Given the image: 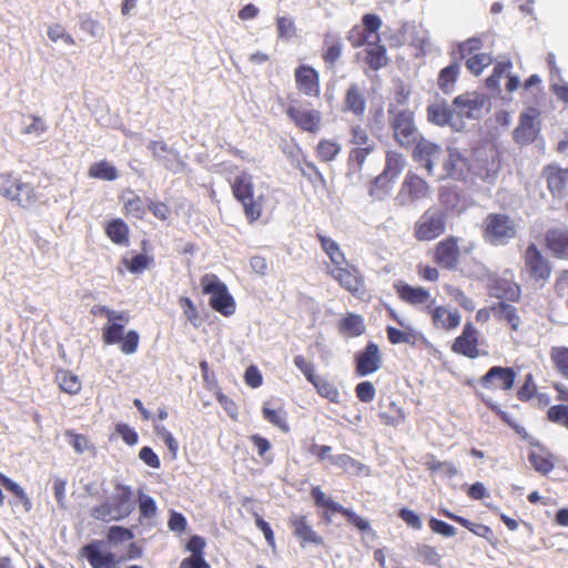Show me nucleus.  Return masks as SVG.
Returning a JSON list of instances; mask_svg holds the SVG:
<instances>
[{
    "instance_id": "nucleus-59",
    "label": "nucleus",
    "mask_w": 568,
    "mask_h": 568,
    "mask_svg": "<svg viewBox=\"0 0 568 568\" xmlns=\"http://www.w3.org/2000/svg\"><path fill=\"white\" fill-rule=\"evenodd\" d=\"M349 143L354 146L374 145L365 128L353 124L349 128Z\"/></svg>"
},
{
    "instance_id": "nucleus-40",
    "label": "nucleus",
    "mask_w": 568,
    "mask_h": 568,
    "mask_svg": "<svg viewBox=\"0 0 568 568\" xmlns=\"http://www.w3.org/2000/svg\"><path fill=\"white\" fill-rule=\"evenodd\" d=\"M491 311L498 320L507 322L513 331H518L520 317L516 307L505 302H499L491 306Z\"/></svg>"
},
{
    "instance_id": "nucleus-9",
    "label": "nucleus",
    "mask_w": 568,
    "mask_h": 568,
    "mask_svg": "<svg viewBox=\"0 0 568 568\" xmlns=\"http://www.w3.org/2000/svg\"><path fill=\"white\" fill-rule=\"evenodd\" d=\"M326 273L354 297L364 300L367 295L365 277L354 264L348 263L341 267H327Z\"/></svg>"
},
{
    "instance_id": "nucleus-20",
    "label": "nucleus",
    "mask_w": 568,
    "mask_h": 568,
    "mask_svg": "<svg viewBox=\"0 0 568 568\" xmlns=\"http://www.w3.org/2000/svg\"><path fill=\"white\" fill-rule=\"evenodd\" d=\"M355 373L364 377L377 372L383 364L379 347L374 342H368L363 351L355 354Z\"/></svg>"
},
{
    "instance_id": "nucleus-12",
    "label": "nucleus",
    "mask_w": 568,
    "mask_h": 568,
    "mask_svg": "<svg viewBox=\"0 0 568 568\" xmlns=\"http://www.w3.org/2000/svg\"><path fill=\"white\" fill-rule=\"evenodd\" d=\"M405 158L396 151H387L385 159V168L383 172L374 179L369 190V194L381 199L387 192V185L395 180L405 166Z\"/></svg>"
},
{
    "instance_id": "nucleus-64",
    "label": "nucleus",
    "mask_w": 568,
    "mask_h": 568,
    "mask_svg": "<svg viewBox=\"0 0 568 568\" xmlns=\"http://www.w3.org/2000/svg\"><path fill=\"white\" fill-rule=\"evenodd\" d=\"M355 395L359 402L371 403L375 398L376 389L372 382L364 381L356 385Z\"/></svg>"
},
{
    "instance_id": "nucleus-10",
    "label": "nucleus",
    "mask_w": 568,
    "mask_h": 568,
    "mask_svg": "<svg viewBox=\"0 0 568 568\" xmlns=\"http://www.w3.org/2000/svg\"><path fill=\"white\" fill-rule=\"evenodd\" d=\"M430 195L429 183L414 171H408L395 196L399 206L416 204Z\"/></svg>"
},
{
    "instance_id": "nucleus-31",
    "label": "nucleus",
    "mask_w": 568,
    "mask_h": 568,
    "mask_svg": "<svg viewBox=\"0 0 568 568\" xmlns=\"http://www.w3.org/2000/svg\"><path fill=\"white\" fill-rule=\"evenodd\" d=\"M483 100L473 93L458 95L453 101L454 115L458 118H474L475 113L480 111Z\"/></svg>"
},
{
    "instance_id": "nucleus-27",
    "label": "nucleus",
    "mask_w": 568,
    "mask_h": 568,
    "mask_svg": "<svg viewBox=\"0 0 568 568\" xmlns=\"http://www.w3.org/2000/svg\"><path fill=\"white\" fill-rule=\"evenodd\" d=\"M545 246L556 258L568 261V229H549L545 233Z\"/></svg>"
},
{
    "instance_id": "nucleus-24",
    "label": "nucleus",
    "mask_w": 568,
    "mask_h": 568,
    "mask_svg": "<svg viewBox=\"0 0 568 568\" xmlns=\"http://www.w3.org/2000/svg\"><path fill=\"white\" fill-rule=\"evenodd\" d=\"M288 525L293 535L298 539L301 547L304 548L308 544H314L317 546L324 544L323 537L320 536L307 523L306 516L293 515L288 519Z\"/></svg>"
},
{
    "instance_id": "nucleus-13",
    "label": "nucleus",
    "mask_w": 568,
    "mask_h": 568,
    "mask_svg": "<svg viewBox=\"0 0 568 568\" xmlns=\"http://www.w3.org/2000/svg\"><path fill=\"white\" fill-rule=\"evenodd\" d=\"M525 272L530 281L542 286L551 275V264L539 248L530 243L524 253Z\"/></svg>"
},
{
    "instance_id": "nucleus-44",
    "label": "nucleus",
    "mask_w": 568,
    "mask_h": 568,
    "mask_svg": "<svg viewBox=\"0 0 568 568\" xmlns=\"http://www.w3.org/2000/svg\"><path fill=\"white\" fill-rule=\"evenodd\" d=\"M440 514L443 516L452 519L453 521L462 525L463 527H465L466 529H468L469 531H471L473 534H475L479 537L488 538V536L491 534V529L488 526L481 525V524H475V523L468 520L467 518L458 516L447 509L440 510Z\"/></svg>"
},
{
    "instance_id": "nucleus-46",
    "label": "nucleus",
    "mask_w": 568,
    "mask_h": 568,
    "mask_svg": "<svg viewBox=\"0 0 568 568\" xmlns=\"http://www.w3.org/2000/svg\"><path fill=\"white\" fill-rule=\"evenodd\" d=\"M427 116L432 123L443 126L452 123L455 115L453 108L437 103L427 108Z\"/></svg>"
},
{
    "instance_id": "nucleus-23",
    "label": "nucleus",
    "mask_w": 568,
    "mask_h": 568,
    "mask_svg": "<svg viewBox=\"0 0 568 568\" xmlns=\"http://www.w3.org/2000/svg\"><path fill=\"white\" fill-rule=\"evenodd\" d=\"M427 313L430 316L433 326L445 332L456 329L462 322V316L457 310H450L443 305L434 307L429 305Z\"/></svg>"
},
{
    "instance_id": "nucleus-60",
    "label": "nucleus",
    "mask_w": 568,
    "mask_h": 568,
    "mask_svg": "<svg viewBox=\"0 0 568 568\" xmlns=\"http://www.w3.org/2000/svg\"><path fill=\"white\" fill-rule=\"evenodd\" d=\"M416 554H417L419 560L426 565H432V566L438 565L442 559V557L438 554V551L436 550V548L433 546H429V545H419L416 548Z\"/></svg>"
},
{
    "instance_id": "nucleus-47",
    "label": "nucleus",
    "mask_w": 568,
    "mask_h": 568,
    "mask_svg": "<svg viewBox=\"0 0 568 568\" xmlns=\"http://www.w3.org/2000/svg\"><path fill=\"white\" fill-rule=\"evenodd\" d=\"M88 175L91 179H98L103 181H114L118 179V170L106 160H102L93 163L89 168Z\"/></svg>"
},
{
    "instance_id": "nucleus-1",
    "label": "nucleus",
    "mask_w": 568,
    "mask_h": 568,
    "mask_svg": "<svg viewBox=\"0 0 568 568\" xmlns=\"http://www.w3.org/2000/svg\"><path fill=\"white\" fill-rule=\"evenodd\" d=\"M134 534L123 526H110L105 540H93L81 548L91 568H120L126 560L141 558L143 548L132 541Z\"/></svg>"
},
{
    "instance_id": "nucleus-35",
    "label": "nucleus",
    "mask_w": 568,
    "mask_h": 568,
    "mask_svg": "<svg viewBox=\"0 0 568 568\" xmlns=\"http://www.w3.org/2000/svg\"><path fill=\"white\" fill-rule=\"evenodd\" d=\"M365 63L373 71L382 69L388 62L387 50L385 45L379 43V41L368 43L367 48L365 49Z\"/></svg>"
},
{
    "instance_id": "nucleus-22",
    "label": "nucleus",
    "mask_w": 568,
    "mask_h": 568,
    "mask_svg": "<svg viewBox=\"0 0 568 568\" xmlns=\"http://www.w3.org/2000/svg\"><path fill=\"white\" fill-rule=\"evenodd\" d=\"M413 145H415L412 153L413 160L420 163L427 173L432 175L435 162L442 154L440 146L424 138L418 139Z\"/></svg>"
},
{
    "instance_id": "nucleus-56",
    "label": "nucleus",
    "mask_w": 568,
    "mask_h": 568,
    "mask_svg": "<svg viewBox=\"0 0 568 568\" xmlns=\"http://www.w3.org/2000/svg\"><path fill=\"white\" fill-rule=\"evenodd\" d=\"M374 145L355 146L348 153V163L361 170L367 156L374 151Z\"/></svg>"
},
{
    "instance_id": "nucleus-37",
    "label": "nucleus",
    "mask_w": 568,
    "mask_h": 568,
    "mask_svg": "<svg viewBox=\"0 0 568 568\" xmlns=\"http://www.w3.org/2000/svg\"><path fill=\"white\" fill-rule=\"evenodd\" d=\"M528 460L531 467L541 475H548L555 467L554 456L544 448L531 450L528 454Z\"/></svg>"
},
{
    "instance_id": "nucleus-42",
    "label": "nucleus",
    "mask_w": 568,
    "mask_h": 568,
    "mask_svg": "<svg viewBox=\"0 0 568 568\" xmlns=\"http://www.w3.org/2000/svg\"><path fill=\"white\" fill-rule=\"evenodd\" d=\"M130 197L123 201V213L128 217H134L136 220H144L146 215V205L144 200L135 194L133 191H129Z\"/></svg>"
},
{
    "instance_id": "nucleus-7",
    "label": "nucleus",
    "mask_w": 568,
    "mask_h": 568,
    "mask_svg": "<svg viewBox=\"0 0 568 568\" xmlns=\"http://www.w3.org/2000/svg\"><path fill=\"white\" fill-rule=\"evenodd\" d=\"M311 496L314 500L316 507L323 508V520L326 524L332 523V515L337 513L344 516L347 523L354 526L357 530L365 532L372 531L369 521L356 513H354L351 508H346L338 503L334 501L331 497H328L318 486L312 487Z\"/></svg>"
},
{
    "instance_id": "nucleus-17",
    "label": "nucleus",
    "mask_w": 568,
    "mask_h": 568,
    "mask_svg": "<svg viewBox=\"0 0 568 568\" xmlns=\"http://www.w3.org/2000/svg\"><path fill=\"white\" fill-rule=\"evenodd\" d=\"M395 141L403 148L412 146L418 140L414 114L409 110H403L394 114L390 120Z\"/></svg>"
},
{
    "instance_id": "nucleus-53",
    "label": "nucleus",
    "mask_w": 568,
    "mask_h": 568,
    "mask_svg": "<svg viewBox=\"0 0 568 568\" xmlns=\"http://www.w3.org/2000/svg\"><path fill=\"white\" fill-rule=\"evenodd\" d=\"M122 263L132 274H141L153 264V257L145 254H138L132 258H123Z\"/></svg>"
},
{
    "instance_id": "nucleus-50",
    "label": "nucleus",
    "mask_w": 568,
    "mask_h": 568,
    "mask_svg": "<svg viewBox=\"0 0 568 568\" xmlns=\"http://www.w3.org/2000/svg\"><path fill=\"white\" fill-rule=\"evenodd\" d=\"M378 416H379L381 420L386 426H394V427L402 424L406 418V414H405L403 407L399 406L394 400L389 402L386 410L381 412L378 414Z\"/></svg>"
},
{
    "instance_id": "nucleus-51",
    "label": "nucleus",
    "mask_w": 568,
    "mask_h": 568,
    "mask_svg": "<svg viewBox=\"0 0 568 568\" xmlns=\"http://www.w3.org/2000/svg\"><path fill=\"white\" fill-rule=\"evenodd\" d=\"M311 384L314 386L320 396L328 399L331 403H339V390L332 382L316 376L311 382Z\"/></svg>"
},
{
    "instance_id": "nucleus-52",
    "label": "nucleus",
    "mask_w": 568,
    "mask_h": 568,
    "mask_svg": "<svg viewBox=\"0 0 568 568\" xmlns=\"http://www.w3.org/2000/svg\"><path fill=\"white\" fill-rule=\"evenodd\" d=\"M459 64L458 63H452L448 67L440 70L438 74V87L444 92H449L459 74Z\"/></svg>"
},
{
    "instance_id": "nucleus-29",
    "label": "nucleus",
    "mask_w": 568,
    "mask_h": 568,
    "mask_svg": "<svg viewBox=\"0 0 568 568\" xmlns=\"http://www.w3.org/2000/svg\"><path fill=\"white\" fill-rule=\"evenodd\" d=\"M394 290L398 298L409 305H422L430 300L429 291L422 286H412L404 282H397L394 284Z\"/></svg>"
},
{
    "instance_id": "nucleus-62",
    "label": "nucleus",
    "mask_w": 568,
    "mask_h": 568,
    "mask_svg": "<svg viewBox=\"0 0 568 568\" xmlns=\"http://www.w3.org/2000/svg\"><path fill=\"white\" fill-rule=\"evenodd\" d=\"M371 33L366 32L361 26H354L347 34V40L351 42L353 48H361L364 44L372 43L369 41Z\"/></svg>"
},
{
    "instance_id": "nucleus-21",
    "label": "nucleus",
    "mask_w": 568,
    "mask_h": 568,
    "mask_svg": "<svg viewBox=\"0 0 568 568\" xmlns=\"http://www.w3.org/2000/svg\"><path fill=\"white\" fill-rule=\"evenodd\" d=\"M538 116L539 111L535 108H529L520 114L519 124L514 130L516 143L527 145L537 139L540 131Z\"/></svg>"
},
{
    "instance_id": "nucleus-15",
    "label": "nucleus",
    "mask_w": 568,
    "mask_h": 568,
    "mask_svg": "<svg viewBox=\"0 0 568 568\" xmlns=\"http://www.w3.org/2000/svg\"><path fill=\"white\" fill-rule=\"evenodd\" d=\"M480 344L479 331L471 322H467L464 325L462 333L452 343L450 349L455 354L475 359L487 354L479 349Z\"/></svg>"
},
{
    "instance_id": "nucleus-61",
    "label": "nucleus",
    "mask_w": 568,
    "mask_h": 568,
    "mask_svg": "<svg viewBox=\"0 0 568 568\" xmlns=\"http://www.w3.org/2000/svg\"><path fill=\"white\" fill-rule=\"evenodd\" d=\"M179 304L183 310L185 317L190 321V323L197 327L201 323L200 314L197 312L196 306L190 297L182 296L179 298Z\"/></svg>"
},
{
    "instance_id": "nucleus-57",
    "label": "nucleus",
    "mask_w": 568,
    "mask_h": 568,
    "mask_svg": "<svg viewBox=\"0 0 568 568\" xmlns=\"http://www.w3.org/2000/svg\"><path fill=\"white\" fill-rule=\"evenodd\" d=\"M511 62H498L495 64L491 74L486 79V84L489 89H499L500 79L506 75L511 69Z\"/></svg>"
},
{
    "instance_id": "nucleus-19",
    "label": "nucleus",
    "mask_w": 568,
    "mask_h": 568,
    "mask_svg": "<svg viewBox=\"0 0 568 568\" xmlns=\"http://www.w3.org/2000/svg\"><path fill=\"white\" fill-rule=\"evenodd\" d=\"M294 80L297 91L308 98H320V72L308 64H300L294 70Z\"/></svg>"
},
{
    "instance_id": "nucleus-54",
    "label": "nucleus",
    "mask_w": 568,
    "mask_h": 568,
    "mask_svg": "<svg viewBox=\"0 0 568 568\" xmlns=\"http://www.w3.org/2000/svg\"><path fill=\"white\" fill-rule=\"evenodd\" d=\"M387 338L390 344H412L414 345L417 339V334L413 331L405 332L393 326L386 327Z\"/></svg>"
},
{
    "instance_id": "nucleus-55",
    "label": "nucleus",
    "mask_w": 568,
    "mask_h": 568,
    "mask_svg": "<svg viewBox=\"0 0 568 568\" xmlns=\"http://www.w3.org/2000/svg\"><path fill=\"white\" fill-rule=\"evenodd\" d=\"M493 58L488 53H476L466 60V67L475 75H479L485 68L490 65Z\"/></svg>"
},
{
    "instance_id": "nucleus-48",
    "label": "nucleus",
    "mask_w": 568,
    "mask_h": 568,
    "mask_svg": "<svg viewBox=\"0 0 568 568\" xmlns=\"http://www.w3.org/2000/svg\"><path fill=\"white\" fill-rule=\"evenodd\" d=\"M329 460L333 465L352 475H361L366 468L364 464L347 454L331 456Z\"/></svg>"
},
{
    "instance_id": "nucleus-34",
    "label": "nucleus",
    "mask_w": 568,
    "mask_h": 568,
    "mask_svg": "<svg viewBox=\"0 0 568 568\" xmlns=\"http://www.w3.org/2000/svg\"><path fill=\"white\" fill-rule=\"evenodd\" d=\"M323 43L324 51L322 53V59L327 67L334 68L343 53L342 40L332 33H325Z\"/></svg>"
},
{
    "instance_id": "nucleus-3",
    "label": "nucleus",
    "mask_w": 568,
    "mask_h": 568,
    "mask_svg": "<svg viewBox=\"0 0 568 568\" xmlns=\"http://www.w3.org/2000/svg\"><path fill=\"white\" fill-rule=\"evenodd\" d=\"M484 240L494 246L506 245L517 236L518 225L515 219L505 213H489L481 226Z\"/></svg>"
},
{
    "instance_id": "nucleus-28",
    "label": "nucleus",
    "mask_w": 568,
    "mask_h": 568,
    "mask_svg": "<svg viewBox=\"0 0 568 568\" xmlns=\"http://www.w3.org/2000/svg\"><path fill=\"white\" fill-rule=\"evenodd\" d=\"M343 111L362 119L366 111V98L357 83H352L345 91Z\"/></svg>"
},
{
    "instance_id": "nucleus-5",
    "label": "nucleus",
    "mask_w": 568,
    "mask_h": 568,
    "mask_svg": "<svg viewBox=\"0 0 568 568\" xmlns=\"http://www.w3.org/2000/svg\"><path fill=\"white\" fill-rule=\"evenodd\" d=\"M448 213L439 206H429L416 220L413 236L417 242H432L445 234Z\"/></svg>"
},
{
    "instance_id": "nucleus-2",
    "label": "nucleus",
    "mask_w": 568,
    "mask_h": 568,
    "mask_svg": "<svg viewBox=\"0 0 568 568\" xmlns=\"http://www.w3.org/2000/svg\"><path fill=\"white\" fill-rule=\"evenodd\" d=\"M135 503L133 491L129 486L118 484L115 494L111 500H106L91 508V516L99 521H121L128 518L134 510Z\"/></svg>"
},
{
    "instance_id": "nucleus-49",
    "label": "nucleus",
    "mask_w": 568,
    "mask_h": 568,
    "mask_svg": "<svg viewBox=\"0 0 568 568\" xmlns=\"http://www.w3.org/2000/svg\"><path fill=\"white\" fill-rule=\"evenodd\" d=\"M549 356L555 371L568 379V347L554 346L550 348Z\"/></svg>"
},
{
    "instance_id": "nucleus-16",
    "label": "nucleus",
    "mask_w": 568,
    "mask_h": 568,
    "mask_svg": "<svg viewBox=\"0 0 568 568\" xmlns=\"http://www.w3.org/2000/svg\"><path fill=\"white\" fill-rule=\"evenodd\" d=\"M473 174L485 180L497 173L500 168L498 151L494 146L478 148L470 158Z\"/></svg>"
},
{
    "instance_id": "nucleus-26",
    "label": "nucleus",
    "mask_w": 568,
    "mask_h": 568,
    "mask_svg": "<svg viewBox=\"0 0 568 568\" xmlns=\"http://www.w3.org/2000/svg\"><path fill=\"white\" fill-rule=\"evenodd\" d=\"M470 165V159L465 158L457 150H448V156L444 162L446 176L454 180H465L469 174H473Z\"/></svg>"
},
{
    "instance_id": "nucleus-14",
    "label": "nucleus",
    "mask_w": 568,
    "mask_h": 568,
    "mask_svg": "<svg viewBox=\"0 0 568 568\" xmlns=\"http://www.w3.org/2000/svg\"><path fill=\"white\" fill-rule=\"evenodd\" d=\"M459 241V237L448 235L437 242L433 248V262L440 268L448 271L456 270L462 257Z\"/></svg>"
},
{
    "instance_id": "nucleus-45",
    "label": "nucleus",
    "mask_w": 568,
    "mask_h": 568,
    "mask_svg": "<svg viewBox=\"0 0 568 568\" xmlns=\"http://www.w3.org/2000/svg\"><path fill=\"white\" fill-rule=\"evenodd\" d=\"M424 466L432 473H443L448 478H453L458 474L457 467L452 462H440L434 454H427L425 456Z\"/></svg>"
},
{
    "instance_id": "nucleus-8",
    "label": "nucleus",
    "mask_w": 568,
    "mask_h": 568,
    "mask_svg": "<svg viewBox=\"0 0 568 568\" xmlns=\"http://www.w3.org/2000/svg\"><path fill=\"white\" fill-rule=\"evenodd\" d=\"M204 294H210V306L224 316L234 314L236 305L226 285L215 274H205L201 277Z\"/></svg>"
},
{
    "instance_id": "nucleus-25",
    "label": "nucleus",
    "mask_w": 568,
    "mask_h": 568,
    "mask_svg": "<svg viewBox=\"0 0 568 568\" xmlns=\"http://www.w3.org/2000/svg\"><path fill=\"white\" fill-rule=\"evenodd\" d=\"M560 404L552 405L547 410L548 422L568 430V388L560 383L554 385Z\"/></svg>"
},
{
    "instance_id": "nucleus-32",
    "label": "nucleus",
    "mask_w": 568,
    "mask_h": 568,
    "mask_svg": "<svg viewBox=\"0 0 568 568\" xmlns=\"http://www.w3.org/2000/svg\"><path fill=\"white\" fill-rule=\"evenodd\" d=\"M544 175L547 180V185L551 194L561 195L565 187L568 185V168L561 169L558 165L549 164L544 169Z\"/></svg>"
},
{
    "instance_id": "nucleus-63",
    "label": "nucleus",
    "mask_w": 568,
    "mask_h": 568,
    "mask_svg": "<svg viewBox=\"0 0 568 568\" xmlns=\"http://www.w3.org/2000/svg\"><path fill=\"white\" fill-rule=\"evenodd\" d=\"M0 484L17 498H19L24 505L30 506V499L26 491L12 479L0 473Z\"/></svg>"
},
{
    "instance_id": "nucleus-43",
    "label": "nucleus",
    "mask_w": 568,
    "mask_h": 568,
    "mask_svg": "<svg viewBox=\"0 0 568 568\" xmlns=\"http://www.w3.org/2000/svg\"><path fill=\"white\" fill-rule=\"evenodd\" d=\"M342 146L338 142L332 139H322L315 146L316 158L321 162H332L339 154Z\"/></svg>"
},
{
    "instance_id": "nucleus-6",
    "label": "nucleus",
    "mask_w": 568,
    "mask_h": 568,
    "mask_svg": "<svg viewBox=\"0 0 568 568\" xmlns=\"http://www.w3.org/2000/svg\"><path fill=\"white\" fill-rule=\"evenodd\" d=\"M124 315V320H108V324L102 328V339L105 345L119 344L120 351L125 355L134 354L140 344V335L136 331L130 329L125 334L124 327L130 322L128 312H118Z\"/></svg>"
},
{
    "instance_id": "nucleus-18",
    "label": "nucleus",
    "mask_w": 568,
    "mask_h": 568,
    "mask_svg": "<svg viewBox=\"0 0 568 568\" xmlns=\"http://www.w3.org/2000/svg\"><path fill=\"white\" fill-rule=\"evenodd\" d=\"M516 376L511 367L493 366L479 378L478 384L485 389L508 392L513 389Z\"/></svg>"
},
{
    "instance_id": "nucleus-4",
    "label": "nucleus",
    "mask_w": 568,
    "mask_h": 568,
    "mask_svg": "<svg viewBox=\"0 0 568 568\" xmlns=\"http://www.w3.org/2000/svg\"><path fill=\"white\" fill-rule=\"evenodd\" d=\"M231 190L234 199L242 204L247 221H257L262 216L264 196H254L252 176L247 172H242L231 183Z\"/></svg>"
},
{
    "instance_id": "nucleus-33",
    "label": "nucleus",
    "mask_w": 568,
    "mask_h": 568,
    "mask_svg": "<svg viewBox=\"0 0 568 568\" xmlns=\"http://www.w3.org/2000/svg\"><path fill=\"white\" fill-rule=\"evenodd\" d=\"M476 396L487 406L488 409H490L505 424H507L511 429H514L520 437H528L526 428L523 425H520L515 418H513L506 410L501 409L500 405H498L491 398L486 397L484 394L479 392H476Z\"/></svg>"
},
{
    "instance_id": "nucleus-39",
    "label": "nucleus",
    "mask_w": 568,
    "mask_h": 568,
    "mask_svg": "<svg viewBox=\"0 0 568 568\" xmlns=\"http://www.w3.org/2000/svg\"><path fill=\"white\" fill-rule=\"evenodd\" d=\"M338 329L351 337L361 336L365 332L363 317L354 313H347L339 322Z\"/></svg>"
},
{
    "instance_id": "nucleus-41",
    "label": "nucleus",
    "mask_w": 568,
    "mask_h": 568,
    "mask_svg": "<svg viewBox=\"0 0 568 568\" xmlns=\"http://www.w3.org/2000/svg\"><path fill=\"white\" fill-rule=\"evenodd\" d=\"M55 381L60 389L67 394L77 395L81 392L82 383L80 378L70 371H58L55 374Z\"/></svg>"
},
{
    "instance_id": "nucleus-30",
    "label": "nucleus",
    "mask_w": 568,
    "mask_h": 568,
    "mask_svg": "<svg viewBox=\"0 0 568 568\" xmlns=\"http://www.w3.org/2000/svg\"><path fill=\"white\" fill-rule=\"evenodd\" d=\"M7 200L16 203L22 209H29L39 200L36 187L29 183L23 182L21 179L17 181L14 189L11 191Z\"/></svg>"
},
{
    "instance_id": "nucleus-36",
    "label": "nucleus",
    "mask_w": 568,
    "mask_h": 568,
    "mask_svg": "<svg viewBox=\"0 0 568 568\" xmlns=\"http://www.w3.org/2000/svg\"><path fill=\"white\" fill-rule=\"evenodd\" d=\"M105 234L116 245H128L130 229L122 219H113L105 225Z\"/></svg>"
},
{
    "instance_id": "nucleus-38",
    "label": "nucleus",
    "mask_w": 568,
    "mask_h": 568,
    "mask_svg": "<svg viewBox=\"0 0 568 568\" xmlns=\"http://www.w3.org/2000/svg\"><path fill=\"white\" fill-rule=\"evenodd\" d=\"M263 418L277 427L282 433L287 434L291 430L290 424L287 422V413L283 407L280 408H271L268 404H264L262 407Z\"/></svg>"
},
{
    "instance_id": "nucleus-58",
    "label": "nucleus",
    "mask_w": 568,
    "mask_h": 568,
    "mask_svg": "<svg viewBox=\"0 0 568 568\" xmlns=\"http://www.w3.org/2000/svg\"><path fill=\"white\" fill-rule=\"evenodd\" d=\"M537 393V385L532 374L525 376L523 385L517 389L516 396L520 402H529Z\"/></svg>"
},
{
    "instance_id": "nucleus-11",
    "label": "nucleus",
    "mask_w": 568,
    "mask_h": 568,
    "mask_svg": "<svg viewBox=\"0 0 568 568\" xmlns=\"http://www.w3.org/2000/svg\"><path fill=\"white\" fill-rule=\"evenodd\" d=\"M285 114L300 131L316 134L322 128V112L316 109L303 108L296 99L285 108Z\"/></svg>"
}]
</instances>
